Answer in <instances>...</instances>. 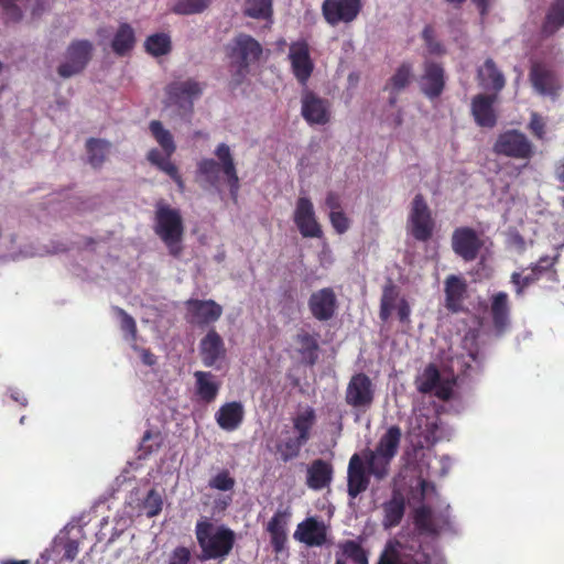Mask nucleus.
<instances>
[{
	"label": "nucleus",
	"mask_w": 564,
	"mask_h": 564,
	"mask_svg": "<svg viewBox=\"0 0 564 564\" xmlns=\"http://www.w3.org/2000/svg\"><path fill=\"white\" fill-rule=\"evenodd\" d=\"M468 285L463 276L451 274L445 279V307L452 313L463 310V303L467 295Z\"/></svg>",
	"instance_id": "obj_23"
},
{
	"label": "nucleus",
	"mask_w": 564,
	"mask_h": 564,
	"mask_svg": "<svg viewBox=\"0 0 564 564\" xmlns=\"http://www.w3.org/2000/svg\"><path fill=\"white\" fill-rule=\"evenodd\" d=\"M564 26V2H552L540 28L542 39L553 36Z\"/></svg>",
	"instance_id": "obj_31"
},
{
	"label": "nucleus",
	"mask_w": 564,
	"mask_h": 564,
	"mask_svg": "<svg viewBox=\"0 0 564 564\" xmlns=\"http://www.w3.org/2000/svg\"><path fill=\"white\" fill-rule=\"evenodd\" d=\"M203 90L204 85L202 83L189 78L170 83L165 88V94L170 105L192 112L194 101L202 96Z\"/></svg>",
	"instance_id": "obj_9"
},
{
	"label": "nucleus",
	"mask_w": 564,
	"mask_h": 564,
	"mask_svg": "<svg viewBox=\"0 0 564 564\" xmlns=\"http://www.w3.org/2000/svg\"><path fill=\"white\" fill-rule=\"evenodd\" d=\"M226 347L221 336L212 328L200 339L199 355L204 366L214 367L218 360L226 357Z\"/></svg>",
	"instance_id": "obj_21"
},
{
	"label": "nucleus",
	"mask_w": 564,
	"mask_h": 564,
	"mask_svg": "<svg viewBox=\"0 0 564 564\" xmlns=\"http://www.w3.org/2000/svg\"><path fill=\"white\" fill-rule=\"evenodd\" d=\"M529 80L533 89L541 96L558 98L562 83L556 73L542 63H533L529 72Z\"/></svg>",
	"instance_id": "obj_13"
},
{
	"label": "nucleus",
	"mask_w": 564,
	"mask_h": 564,
	"mask_svg": "<svg viewBox=\"0 0 564 564\" xmlns=\"http://www.w3.org/2000/svg\"><path fill=\"white\" fill-rule=\"evenodd\" d=\"M370 484V474L359 454L355 453L348 464L347 469V494L351 499H356L365 492Z\"/></svg>",
	"instance_id": "obj_19"
},
{
	"label": "nucleus",
	"mask_w": 564,
	"mask_h": 564,
	"mask_svg": "<svg viewBox=\"0 0 564 564\" xmlns=\"http://www.w3.org/2000/svg\"><path fill=\"white\" fill-rule=\"evenodd\" d=\"M408 228L412 237L417 241L426 242L433 236L435 219L425 197L421 193H417L411 202Z\"/></svg>",
	"instance_id": "obj_5"
},
{
	"label": "nucleus",
	"mask_w": 564,
	"mask_h": 564,
	"mask_svg": "<svg viewBox=\"0 0 564 564\" xmlns=\"http://www.w3.org/2000/svg\"><path fill=\"white\" fill-rule=\"evenodd\" d=\"M312 316L318 322H327L337 315L339 307L337 295L333 288L314 291L307 301Z\"/></svg>",
	"instance_id": "obj_14"
},
{
	"label": "nucleus",
	"mask_w": 564,
	"mask_h": 564,
	"mask_svg": "<svg viewBox=\"0 0 564 564\" xmlns=\"http://www.w3.org/2000/svg\"><path fill=\"white\" fill-rule=\"evenodd\" d=\"M492 150L497 155L525 161L531 160L535 153L534 144L525 133L517 129L500 133Z\"/></svg>",
	"instance_id": "obj_6"
},
{
	"label": "nucleus",
	"mask_w": 564,
	"mask_h": 564,
	"mask_svg": "<svg viewBox=\"0 0 564 564\" xmlns=\"http://www.w3.org/2000/svg\"><path fill=\"white\" fill-rule=\"evenodd\" d=\"M295 340L300 345L297 351L302 356L303 360L307 365L314 366L318 359L319 349L316 337L305 330H301L297 333Z\"/></svg>",
	"instance_id": "obj_37"
},
{
	"label": "nucleus",
	"mask_w": 564,
	"mask_h": 564,
	"mask_svg": "<svg viewBox=\"0 0 564 564\" xmlns=\"http://www.w3.org/2000/svg\"><path fill=\"white\" fill-rule=\"evenodd\" d=\"M301 101V115L308 124L324 126L330 121V102L327 99L311 90H304Z\"/></svg>",
	"instance_id": "obj_17"
},
{
	"label": "nucleus",
	"mask_w": 564,
	"mask_h": 564,
	"mask_svg": "<svg viewBox=\"0 0 564 564\" xmlns=\"http://www.w3.org/2000/svg\"><path fill=\"white\" fill-rule=\"evenodd\" d=\"M272 12V2H252L251 6L245 10L246 15L264 20L270 19Z\"/></svg>",
	"instance_id": "obj_49"
},
{
	"label": "nucleus",
	"mask_w": 564,
	"mask_h": 564,
	"mask_svg": "<svg viewBox=\"0 0 564 564\" xmlns=\"http://www.w3.org/2000/svg\"><path fill=\"white\" fill-rule=\"evenodd\" d=\"M401 436L402 432L400 426L391 425L380 437L375 452L381 456L394 458V456L398 454Z\"/></svg>",
	"instance_id": "obj_34"
},
{
	"label": "nucleus",
	"mask_w": 564,
	"mask_h": 564,
	"mask_svg": "<svg viewBox=\"0 0 564 564\" xmlns=\"http://www.w3.org/2000/svg\"><path fill=\"white\" fill-rule=\"evenodd\" d=\"M186 321L197 326H206L217 322L221 314L223 307L214 300L189 299L185 302Z\"/></svg>",
	"instance_id": "obj_16"
},
{
	"label": "nucleus",
	"mask_w": 564,
	"mask_h": 564,
	"mask_svg": "<svg viewBox=\"0 0 564 564\" xmlns=\"http://www.w3.org/2000/svg\"><path fill=\"white\" fill-rule=\"evenodd\" d=\"M115 312L120 318L121 330L126 333L131 340L135 341L138 329L134 318L131 315H129L123 308L115 307Z\"/></svg>",
	"instance_id": "obj_47"
},
{
	"label": "nucleus",
	"mask_w": 564,
	"mask_h": 564,
	"mask_svg": "<svg viewBox=\"0 0 564 564\" xmlns=\"http://www.w3.org/2000/svg\"><path fill=\"white\" fill-rule=\"evenodd\" d=\"M490 315L494 328L498 333L505 332L510 323V303L506 292H497L490 297Z\"/></svg>",
	"instance_id": "obj_29"
},
{
	"label": "nucleus",
	"mask_w": 564,
	"mask_h": 564,
	"mask_svg": "<svg viewBox=\"0 0 564 564\" xmlns=\"http://www.w3.org/2000/svg\"><path fill=\"white\" fill-rule=\"evenodd\" d=\"M7 22H18L22 18V11L17 2H0Z\"/></svg>",
	"instance_id": "obj_57"
},
{
	"label": "nucleus",
	"mask_w": 564,
	"mask_h": 564,
	"mask_svg": "<svg viewBox=\"0 0 564 564\" xmlns=\"http://www.w3.org/2000/svg\"><path fill=\"white\" fill-rule=\"evenodd\" d=\"M535 273L531 272L522 275L520 272H513L510 282L514 285V293L518 297L523 296L525 289L539 281Z\"/></svg>",
	"instance_id": "obj_45"
},
{
	"label": "nucleus",
	"mask_w": 564,
	"mask_h": 564,
	"mask_svg": "<svg viewBox=\"0 0 564 564\" xmlns=\"http://www.w3.org/2000/svg\"><path fill=\"white\" fill-rule=\"evenodd\" d=\"M228 56L236 66L232 76L235 85H240L249 73L250 64L260 59L262 54L261 44L251 35L240 33L227 46Z\"/></svg>",
	"instance_id": "obj_4"
},
{
	"label": "nucleus",
	"mask_w": 564,
	"mask_h": 564,
	"mask_svg": "<svg viewBox=\"0 0 564 564\" xmlns=\"http://www.w3.org/2000/svg\"><path fill=\"white\" fill-rule=\"evenodd\" d=\"M498 100V94H477L473 97L470 112L476 124L480 128H494L497 124V112L495 104Z\"/></svg>",
	"instance_id": "obj_18"
},
{
	"label": "nucleus",
	"mask_w": 564,
	"mask_h": 564,
	"mask_svg": "<svg viewBox=\"0 0 564 564\" xmlns=\"http://www.w3.org/2000/svg\"><path fill=\"white\" fill-rule=\"evenodd\" d=\"M444 69L434 62L425 63L424 74L422 76L421 89L423 94L431 98H437L444 90Z\"/></svg>",
	"instance_id": "obj_26"
},
{
	"label": "nucleus",
	"mask_w": 564,
	"mask_h": 564,
	"mask_svg": "<svg viewBox=\"0 0 564 564\" xmlns=\"http://www.w3.org/2000/svg\"><path fill=\"white\" fill-rule=\"evenodd\" d=\"M293 221L303 238H322L323 229L317 220L314 205L308 197H299Z\"/></svg>",
	"instance_id": "obj_12"
},
{
	"label": "nucleus",
	"mask_w": 564,
	"mask_h": 564,
	"mask_svg": "<svg viewBox=\"0 0 564 564\" xmlns=\"http://www.w3.org/2000/svg\"><path fill=\"white\" fill-rule=\"evenodd\" d=\"M333 475V465L329 462L317 458L307 467L306 485L310 489L322 490L330 485Z\"/></svg>",
	"instance_id": "obj_25"
},
{
	"label": "nucleus",
	"mask_w": 564,
	"mask_h": 564,
	"mask_svg": "<svg viewBox=\"0 0 564 564\" xmlns=\"http://www.w3.org/2000/svg\"><path fill=\"white\" fill-rule=\"evenodd\" d=\"M430 556L419 541H389L377 564H425Z\"/></svg>",
	"instance_id": "obj_7"
},
{
	"label": "nucleus",
	"mask_w": 564,
	"mask_h": 564,
	"mask_svg": "<svg viewBox=\"0 0 564 564\" xmlns=\"http://www.w3.org/2000/svg\"><path fill=\"white\" fill-rule=\"evenodd\" d=\"M375 400V386L371 379L364 372L351 376L345 392V401L348 405L367 410Z\"/></svg>",
	"instance_id": "obj_10"
},
{
	"label": "nucleus",
	"mask_w": 564,
	"mask_h": 564,
	"mask_svg": "<svg viewBox=\"0 0 564 564\" xmlns=\"http://www.w3.org/2000/svg\"><path fill=\"white\" fill-rule=\"evenodd\" d=\"M441 381V373L434 364H429L423 373L416 379L417 391L427 394L435 390Z\"/></svg>",
	"instance_id": "obj_41"
},
{
	"label": "nucleus",
	"mask_w": 564,
	"mask_h": 564,
	"mask_svg": "<svg viewBox=\"0 0 564 564\" xmlns=\"http://www.w3.org/2000/svg\"><path fill=\"white\" fill-rule=\"evenodd\" d=\"M135 45V33L128 23H121L111 41V50L118 56L128 55Z\"/></svg>",
	"instance_id": "obj_32"
},
{
	"label": "nucleus",
	"mask_w": 564,
	"mask_h": 564,
	"mask_svg": "<svg viewBox=\"0 0 564 564\" xmlns=\"http://www.w3.org/2000/svg\"><path fill=\"white\" fill-rule=\"evenodd\" d=\"M384 529H391L399 525L405 512V499L402 494L394 491L390 500L382 505Z\"/></svg>",
	"instance_id": "obj_30"
},
{
	"label": "nucleus",
	"mask_w": 564,
	"mask_h": 564,
	"mask_svg": "<svg viewBox=\"0 0 564 564\" xmlns=\"http://www.w3.org/2000/svg\"><path fill=\"white\" fill-rule=\"evenodd\" d=\"M94 45L88 40H75L67 46L64 62L57 67L62 78H70L85 70L93 58Z\"/></svg>",
	"instance_id": "obj_8"
},
{
	"label": "nucleus",
	"mask_w": 564,
	"mask_h": 564,
	"mask_svg": "<svg viewBox=\"0 0 564 564\" xmlns=\"http://www.w3.org/2000/svg\"><path fill=\"white\" fill-rule=\"evenodd\" d=\"M208 2H175L172 11L177 14H196L207 9Z\"/></svg>",
	"instance_id": "obj_52"
},
{
	"label": "nucleus",
	"mask_w": 564,
	"mask_h": 564,
	"mask_svg": "<svg viewBox=\"0 0 564 564\" xmlns=\"http://www.w3.org/2000/svg\"><path fill=\"white\" fill-rule=\"evenodd\" d=\"M110 142L102 140V139H96V138H89L86 141V151H87V161L94 169H100L105 161L107 160V156L110 151Z\"/></svg>",
	"instance_id": "obj_36"
},
{
	"label": "nucleus",
	"mask_w": 564,
	"mask_h": 564,
	"mask_svg": "<svg viewBox=\"0 0 564 564\" xmlns=\"http://www.w3.org/2000/svg\"><path fill=\"white\" fill-rule=\"evenodd\" d=\"M195 534L202 550L200 561L225 558L235 544V532L226 527L214 528L208 519L197 521Z\"/></svg>",
	"instance_id": "obj_1"
},
{
	"label": "nucleus",
	"mask_w": 564,
	"mask_h": 564,
	"mask_svg": "<svg viewBox=\"0 0 564 564\" xmlns=\"http://www.w3.org/2000/svg\"><path fill=\"white\" fill-rule=\"evenodd\" d=\"M482 247L484 241L475 229L458 227L453 231L452 249L464 261L471 262L476 260Z\"/></svg>",
	"instance_id": "obj_15"
},
{
	"label": "nucleus",
	"mask_w": 564,
	"mask_h": 564,
	"mask_svg": "<svg viewBox=\"0 0 564 564\" xmlns=\"http://www.w3.org/2000/svg\"><path fill=\"white\" fill-rule=\"evenodd\" d=\"M192 554L188 547H175L169 557V564H191Z\"/></svg>",
	"instance_id": "obj_56"
},
{
	"label": "nucleus",
	"mask_w": 564,
	"mask_h": 564,
	"mask_svg": "<svg viewBox=\"0 0 564 564\" xmlns=\"http://www.w3.org/2000/svg\"><path fill=\"white\" fill-rule=\"evenodd\" d=\"M134 349L140 354L144 365L154 366L156 364V356L150 349L138 347H134Z\"/></svg>",
	"instance_id": "obj_63"
},
{
	"label": "nucleus",
	"mask_w": 564,
	"mask_h": 564,
	"mask_svg": "<svg viewBox=\"0 0 564 564\" xmlns=\"http://www.w3.org/2000/svg\"><path fill=\"white\" fill-rule=\"evenodd\" d=\"M413 78L412 65L409 63L401 64L387 83L384 89L392 93H400L409 86Z\"/></svg>",
	"instance_id": "obj_39"
},
{
	"label": "nucleus",
	"mask_w": 564,
	"mask_h": 564,
	"mask_svg": "<svg viewBox=\"0 0 564 564\" xmlns=\"http://www.w3.org/2000/svg\"><path fill=\"white\" fill-rule=\"evenodd\" d=\"M392 459L393 458L381 456L377 452H369V454L367 455L366 468L370 476L372 475L375 476L376 479L382 480L389 474V468Z\"/></svg>",
	"instance_id": "obj_42"
},
{
	"label": "nucleus",
	"mask_w": 564,
	"mask_h": 564,
	"mask_svg": "<svg viewBox=\"0 0 564 564\" xmlns=\"http://www.w3.org/2000/svg\"><path fill=\"white\" fill-rule=\"evenodd\" d=\"M398 296L399 290L397 285L392 282V280H389L383 286L380 305L394 308Z\"/></svg>",
	"instance_id": "obj_51"
},
{
	"label": "nucleus",
	"mask_w": 564,
	"mask_h": 564,
	"mask_svg": "<svg viewBox=\"0 0 564 564\" xmlns=\"http://www.w3.org/2000/svg\"><path fill=\"white\" fill-rule=\"evenodd\" d=\"M299 437H289L276 444V451L280 453V459L288 463L300 455L302 447L305 445Z\"/></svg>",
	"instance_id": "obj_43"
},
{
	"label": "nucleus",
	"mask_w": 564,
	"mask_h": 564,
	"mask_svg": "<svg viewBox=\"0 0 564 564\" xmlns=\"http://www.w3.org/2000/svg\"><path fill=\"white\" fill-rule=\"evenodd\" d=\"M150 131L155 139V141L160 144L163 152L166 156H172V154L176 150V145L174 143L173 135L169 130H166L162 122L159 120H153L150 122Z\"/></svg>",
	"instance_id": "obj_40"
},
{
	"label": "nucleus",
	"mask_w": 564,
	"mask_h": 564,
	"mask_svg": "<svg viewBox=\"0 0 564 564\" xmlns=\"http://www.w3.org/2000/svg\"><path fill=\"white\" fill-rule=\"evenodd\" d=\"M236 485V480L231 477L229 470L223 469L209 479L208 486L212 489L220 491L232 490Z\"/></svg>",
	"instance_id": "obj_46"
},
{
	"label": "nucleus",
	"mask_w": 564,
	"mask_h": 564,
	"mask_svg": "<svg viewBox=\"0 0 564 564\" xmlns=\"http://www.w3.org/2000/svg\"><path fill=\"white\" fill-rule=\"evenodd\" d=\"M557 261V257L551 258L549 256L541 257L535 263L530 265V271L535 273L540 279L543 273L551 270Z\"/></svg>",
	"instance_id": "obj_55"
},
{
	"label": "nucleus",
	"mask_w": 564,
	"mask_h": 564,
	"mask_svg": "<svg viewBox=\"0 0 564 564\" xmlns=\"http://www.w3.org/2000/svg\"><path fill=\"white\" fill-rule=\"evenodd\" d=\"M196 394L206 403L213 402L219 391V384L214 381V375L206 371H196Z\"/></svg>",
	"instance_id": "obj_35"
},
{
	"label": "nucleus",
	"mask_w": 564,
	"mask_h": 564,
	"mask_svg": "<svg viewBox=\"0 0 564 564\" xmlns=\"http://www.w3.org/2000/svg\"><path fill=\"white\" fill-rule=\"evenodd\" d=\"M422 37L425 41L427 50L432 54L442 53V45L434 40V29L431 25H426L422 32Z\"/></svg>",
	"instance_id": "obj_58"
},
{
	"label": "nucleus",
	"mask_w": 564,
	"mask_h": 564,
	"mask_svg": "<svg viewBox=\"0 0 564 564\" xmlns=\"http://www.w3.org/2000/svg\"><path fill=\"white\" fill-rule=\"evenodd\" d=\"M360 4L361 2H323V15L332 25L348 23L360 12Z\"/></svg>",
	"instance_id": "obj_24"
},
{
	"label": "nucleus",
	"mask_w": 564,
	"mask_h": 564,
	"mask_svg": "<svg viewBox=\"0 0 564 564\" xmlns=\"http://www.w3.org/2000/svg\"><path fill=\"white\" fill-rule=\"evenodd\" d=\"M170 158L171 156H166V160L162 162L159 169L166 173L176 183L178 189L183 192L185 188L184 181L178 172L177 166L170 160Z\"/></svg>",
	"instance_id": "obj_53"
},
{
	"label": "nucleus",
	"mask_w": 564,
	"mask_h": 564,
	"mask_svg": "<svg viewBox=\"0 0 564 564\" xmlns=\"http://www.w3.org/2000/svg\"><path fill=\"white\" fill-rule=\"evenodd\" d=\"M326 206L330 209V212H341V204L338 194L334 192H329L325 198Z\"/></svg>",
	"instance_id": "obj_62"
},
{
	"label": "nucleus",
	"mask_w": 564,
	"mask_h": 564,
	"mask_svg": "<svg viewBox=\"0 0 564 564\" xmlns=\"http://www.w3.org/2000/svg\"><path fill=\"white\" fill-rule=\"evenodd\" d=\"M477 79L480 87L499 94L506 86V78L492 58H487L478 69Z\"/></svg>",
	"instance_id": "obj_27"
},
{
	"label": "nucleus",
	"mask_w": 564,
	"mask_h": 564,
	"mask_svg": "<svg viewBox=\"0 0 564 564\" xmlns=\"http://www.w3.org/2000/svg\"><path fill=\"white\" fill-rule=\"evenodd\" d=\"M293 429L299 437L304 443H307L312 436V430L316 423V412L312 406H306L304 410L299 411L292 417Z\"/></svg>",
	"instance_id": "obj_33"
},
{
	"label": "nucleus",
	"mask_w": 564,
	"mask_h": 564,
	"mask_svg": "<svg viewBox=\"0 0 564 564\" xmlns=\"http://www.w3.org/2000/svg\"><path fill=\"white\" fill-rule=\"evenodd\" d=\"M294 538L308 546H322L326 542L327 528L322 521L310 517L299 523Z\"/></svg>",
	"instance_id": "obj_22"
},
{
	"label": "nucleus",
	"mask_w": 564,
	"mask_h": 564,
	"mask_svg": "<svg viewBox=\"0 0 564 564\" xmlns=\"http://www.w3.org/2000/svg\"><path fill=\"white\" fill-rule=\"evenodd\" d=\"M398 317L401 323L410 322L411 307L405 299H401L397 305Z\"/></svg>",
	"instance_id": "obj_60"
},
{
	"label": "nucleus",
	"mask_w": 564,
	"mask_h": 564,
	"mask_svg": "<svg viewBox=\"0 0 564 564\" xmlns=\"http://www.w3.org/2000/svg\"><path fill=\"white\" fill-rule=\"evenodd\" d=\"M288 57L294 77L301 85L305 86L314 70L308 42L305 39L292 42Z\"/></svg>",
	"instance_id": "obj_11"
},
{
	"label": "nucleus",
	"mask_w": 564,
	"mask_h": 564,
	"mask_svg": "<svg viewBox=\"0 0 564 564\" xmlns=\"http://www.w3.org/2000/svg\"><path fill=\"white\" fill-rule=\"evenodd\" d=\"M215 155L219 162L214 159H203L198 162L197 172L199 175L204 176L205 181L210 186L216 188L219 185V172L223 171L229 186L230 195L236 200L240 185L229 145L219 143L215 150Z\"/></svg>",
	"instance_id": "obj_3"
},
{
	"label": "nucleus",
	"mask_w": 564,
	"mask_h": 564,
	"mask_svg": "<svg viewBox=\"0 0 564 564\" xmlns=\"http://www.w3.org/2000/svg\"><path fill=\"white\" fill-rule=\"evenodd\" d=\"M431 512L427 508L421 507L415 511L414 523L420 530L430 531L431 530V521H430Z\"/></svg>",
	"instance_id": "obj_59"
},
{
	"label": "nucleus",
	"mask_w": 564,
	"mask_h": 564,
	"mask_svg": "<svg viewBox=\"0 0 564 564\" xmlns=\"http://www.w3.org/2000/svg\"><path fill=\"white\" fill-rule=\"evenodd\" d=\"M147 53L154 57L163 56L172 51L171 37L166 33H155L144 42Z\"/></svg>",
	"instance_id": "obj_38"
},
{
	"label": "nucleus",
	"mask_w": 564,
	"mask_h": 564,
	"mask_svg": "<svg viewBox=\"0 0 564 564\" xmlns=\"http://www.w3.org/2000/svg\"><path fill=\"white\" fill-rule=\"evenodd\" d=\"M344 555L349 557L355 564H368V556L361 545L354 541L347 540L340 544Z\"/></svg>",
	"instance_id": "obj_44"
},
{
	"label": "nucleus",
	"mask_w": 564,
	"mask_h": 564,
	"mask_svg": "<svg viewBox=\"0 0 564 564\" xmlns=\"http://www.w3.org/2000/svg\"><path fill=\"white\" fill-rule=\"evenodd\" d=\"M147 158L149 162L156 167H159L162 162L166 160V156L164 158L158 149L150 150Z\"/></svg>",
	"instance_id": "obj_64"
},
{
	"label": "nucleus",
	"mask_w": 564,
	"mask_h": 564,
	"mask_svg": "<svg viewBox=\"0 0 564 564\" xmlns=\"http://www.w3.org/2000/svg\"><path fill=\"white\" fill-rule=\"evenodd\" d=\"M329 221L337 234H344L349 229L350 221L344 212H330Z\"/></svg>",
	"instance_id": "obj_54"
},
{
	"label": "nucleus",
	"mask_w": 564,
	"mask_h": 564,
	"mask_svg": "<svg viewBox=\"0 0 564 564\" xmlns=\"http://www.w3.org/2000/svg\"><path fill=\"white\" fill-rule=\"evenodd\" d=\"M155 235L163 241L169 253L178 258L183 251L184 224L180 209L164 202H158L154 212Z\"/></svg>",
	"instance_id": "obj_2"
},
{
	"label": "nucleus",
	"mask_w": 564,
	"mask_h": 564,
	"mask_svg": "<svg viewBox=\"0 0 564 564\" xmlns=\"http://www.w3.org/2000/svg\"><path fill=\"white\" fill-rule=\"evenodd\" d=\"M162 505L163 501L161 495L155 489H151L143 501V509L145 510L147 516L152 518L162 511Z\"/></svg>",
	"instance_id": "obj_48"
},
{
	"label": "nucleus",
	"mask_w": 564,
	"mask_h": 564,
	"mask_svg": "<svg viewBox=\"0 0 564 564\" xmlns=\"http://www.w3.org/2000/svg\"><path fill=\"white\" fill-rule=\"evenodd\" d=\"M433 392L438 399L447 401L452 398L453 389L448 383L441 380Z\"/></svg>",
	"instance_id": "obj_61"
},
{
	"label": "nucleus",
	"mask_w": 564,
	"mask_h": 564,
	"mask_svg": "<svg viewBox=\"0 0 564 564\" xmlns=\"http://www.w3.org/2000/svg\"><path fill=\"white\" fill-rule=\"evenodd\" d=\"M245 417V409L241 402L231 401L223 404L215 414L218 426L225 431L237 430Z\"/></svg>",
	"instance_id": "obj_28"
},
{
	"label": "nucleus",
	"mask_w": 564,
	"mask_h": 564,
	"mask_svg": "<svg viewBox=\"0 0 564 564\" xmlns=\"http://www.w3.org/2000/svg\"><path fill=\"white\" fill-rule=\"evenodd\" d=\"M528 129L532 133L534 138L543 141L546 134V122L544 118L538 112H532L530 116V121L528 124Z\"/></svg>",
	"instance_id": "obj_50"
},
{
	"label": "nucleus",
	"mask_w": 564,
	"mask_h": 564,
	"mask_svg": "<svg viewBox=\"0 0 564 564\" xmlns=\"http://www.w3.org/2000/svg\"><path fill=\"white\" fill-rule=\"evenodd\" d=\"M291 517L289 510H278L268 521L265 531L270 535V543L274 553L283 552L288 543V525Z\"/></svg>",
	"instance_id": "obj_20"
}]
</instances>
